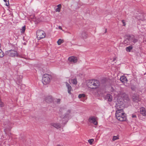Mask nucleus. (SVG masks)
<instances>
[{"label":"nucleus","instance_id":"nucleus-32","mask_svg":"<svg viewBox=\"0 0 146 146\" xmlns=\"http://www.w3.org/2000/svg\"><path fill=\"white\" fill-rule=\"evenodd\" d=\"M4 106L3 103L2 102L1 100H0V106L1 107H3Z\"/></svg>","mask_w":146,"mask_h":146},{"label":"nucleus","instance_id":"nucleus-39","mask_svg":"<svg viewBox=\"0 0 146 146\" xmlns=\"http://www.w3.org/2000/svg\"><path fill=\"white\" fill-rule=\"evenodd\" d=\"M107 32V29H106L105 31V33H106Z\"/></svg>","mask_w":146,"mask_h":146},{"label":"nucleus","instance_id":"nucleus-21","mask_svg":"<svg viewBox=\"0 0 146 146\" xmlns=\"http://www.w3.org/2000/svg\"><path fill=\"white\" fill-rule=\"evenodd\" d=\"M131 42H133L134 43H135L137 41V38H135L134 37L131 36Z\"/></svg>","mask_w":146,"mask_h":146},{"label":"nucleus","instance_id":"nucleus-14","mask_svg":"<svg viewBox=\"0 0 146 146\" xmlns=\"http://www.w3.org/2000/svg\"><path fill=\"white\" fill-rule=\"evenodd\" d=\"M17 78L15 80L17 83H18L20 84L22 82V76H21L17 75L16 76Z\"/></svg>","mask_w":146,"mask_h":146},{"label":"nucleus","instance_id":"nucleus-19","mask_svg":"<svg viewBox=\"0 0 146 146\" xmlns=\"http://www.w3.org/2000/svg\"><path fill=\"white\" fill-rule=\"evenodd\" d=\"M133 47L132 45L129 46L126 48L125 50L127 52H130L131 50H132Z\"/></svg>","mask_w":146,"mask_h":146},{"label":"nucleus","instance_id":"nucleus-6","mask_svg":"<svg viewBox=\"0 0 146 146\" xmlns=\"http://www.w3.org/2000/svg\"><path fill=\"white\" fill-rule=\"evenodd\" d=\"M12 124L9 121H5L3 123L4 125V131L6 133L7 130H10L12 127Z\"/></svg>","mask_w":146,"mask_h":146},{"label":"nucleus","instance_id":"nucleus-2","mask_svg":"<svg viewBox=\"0 0 146 146\" xmlns=\"http://www.w3.org/2000/svg\"><path fill=\"white\" fill-rule=\"evenodd\" d=\"M52 76L51 74H46L42 77V82L44 85H46L49 84L52 79Z\"/></svg>","mask_w":146,"mask_h":146},{"label":"nucleus","instance_id":"nucleus-13","mask_svg":"<svg viewBox=\"0 0 146 146\" xmlns=\"http://www.w3.org/2000/svg\"><path fill=\"white\" fill-rule=\"evenodd\" d=\"M66 86L68 88V93L71 94V91L72 90V88L70 85L67 82H65Z\"/></svg>","mask_w":146,"mask_h":146},{"label":"nucleus","instance_id":"nucleus-29","mask_svg":"<svg viewBox=\"0 0 146 146\" xmlns=\"http://www.w3.org/2000/svg\"><path fill=\"white\" fill-rule=\"evenodd\" d=\"M6 3L5 5L7 6H8L9 5V3L8 0H3Z\"/></svg>","mask_w":146,"mask_h":146},{"label":"nucleus","instance_id":"nucleus-8","mask_svg":"<svg viewBox=\"0 0 146 146\" xmlns=\"http://www.w3.org/2000/svg\"><path fill=\"white\" fill-rule=\"evenodd\" d=\"M131 36H126L123 41V44L126 45H128L130 44L131 42Z\"/></svg>","mask_w":146,"mask_h":146},{"label":"nucleus","instance_id":"nucleus-34","mask_svg":"<svg viewBox=\"0 0 146 146\" xmlns=\"http://www.w3.org/2000/svg\"><path fill=\"white\" fill-rule=\"evenodd\" d=\"M122 23L123 24V26H125L126 25V23L125 22V21L124 20H122Z\"/></svg>","mask_w":146,"mask_h":146},{"label":"nucleus","instance_id":"nucleus-12","mask_svg":"<svg viewBox=\"0 0 146 146\" xmlns=\"http://www.w3.org/2000/svg\"><path fill=\"white\" fill-rule=\"evenodd\" d=\"M139 112L144 117L146 116V111L145 109L143 107H141L139 109Z\"/></svg>","mask_w":146,"mask_h":146},{"label":"nucleus","instance_id":"nucleus-23","mask_svg":"<svg viewBox=\"0 0 146 146\" xmlns=\"http://www.w3.org/2000/svg\"><path fill=\"white\" fill-rule=\"evenodd\" d=\"M4 56V54L2 50L0 49V58H2Z\"/></svg>","mask_w":146,"mask_h":146},{"label":"nucleus","instance_id":"nucleus-7","mask_svg":"<svg viewBox=\"0 0 146 146\" xmlns=\"http://www.w3.org/2000/svg\"><path fill=\"white\" fill-rule=\"evenodd\" d=\"M6 53L8 56L11 57L15 56L18 57H20V56L18 55L17 52L14 50H11L8 51L6 52Z\"/></svg>","mask_w":146,"mask_h":146},{"label":"nucleus","instance_id":"nucleus-30","mask_svg":"<svg viewBox=\"0 0 146 146\" xmlns=\"http://www.w3.org/2000/svg\"><path fill=\"white\" fill-rule=\"evenodd\" d=\"M119 139V137L117 136H114L113 137L112 140L114 141Z\"/></svg>","mask_w":146,"mask_h":146},{"label":"nucleus","instance_id":"nucleus-20","mask_svg":"<svg viewBox=\"0 0 146 146\" xmlns=\"http://www.w3.org/2000/svg\"><path fill=\"white\" fill-rule=\"evenodd\" d=\"M57 8L55 9V11L60 12L62 6L60 4H59L57 6Z\"/></svg>","mask_w":146,"mask_h":146},{"label":"nucleus","instance_id":"nucleus-36","mask_svg":"<svg viewBox=\"0 0 146 146\" xmlns=\"http://www.w3.org/2000/svg\"><path fill=\"white\" fill-rule=\"evenodd\" d=\"M68 116V115L67 114H66L63 118L64 119H65V118H66Z\"/></svg>","mask_w":146,"mask_h":146},{"label":"nucleus","instance_id":"nucleus-15","mask_svg":"<svg viewBox=\"0 0 146 146\" xmlns=\"http://www.w3.org/2000/svg\"><path fill=\"white\" fill-rule=\"evenodd\" d=\"M120 80L123 83H125L127 82V81L126 77L124 76L121 77Z\"/></svg>","mask_w":146,"mask_h":146},{"label":"nucleus","instance_id":"nucleus-18","mask_svg":"<svg viewBox=\"0 0 146 146\" xmlns=\"http://www.w3.org/2000/svg\"><path fill=\"white\" fill-rule=\"evenodd\" d=\"M132 98L133 101L135 102H137L139 100L138 95H135L133 96Z\"/></svg>","mask_w":146,"mask_h":146},{"label":"nucleus","instance_id":"nucleus-25","mask_svg":"<svg viewBox=\"0 0 146 146\" xmlns=\"http://www.w3.org/2000/svg\"><path fill=\"white\" fill-rule=\"evenodd\" d=\"M85 97V95L84 94H81L78 95V97L79 98H84Z\"/></svg>","mask_w":146,"mask_h":146},{"label":"nucleus","instance_id":"nucleus-17","mask_svg":"<svg viewBox=\"0 0 146 146\" xmlns=\"http://www.w3.org/2000/svg\"><path fill=\"white\" fill-rule=\"evenodd\" d=\"M82 37L83 38H86L88 37L87 33L85 31H83L82 33Z\"/></svg>","mask_w":146,"mask_h":146},{"label":"nucleus","instance_id":"nucleus-35","mask_svg":"<svg viewBox=\"0 0 146 146\" xmlns=\"http://www.w3.org/2000/svg\"><path fill=\"white\" fill-rule=\"evenodd\" d=\"M132 118H136L137 116L135 114H133L132 115Z\"/></svg>","mask_w":146,"mask_h":146},{"label":"nucleus","instance_id":"nucleus-9","mask_svg":"<svg viewBox=\"0 0 146 146\" xmlns=\"http://www.w3.org/2000/svg\"><path fill=\"white\" fill-rule=\"evenodd\" d=\"M46 102L47 103H50L52 102L54 100V98L51 95L46 96L45 99Z\"/></svg>","mask_w":146,"mask_h":146},{"label":"nucleus","instance_id":"nucleus-4","mask_svg":"<svg viewBox=\"0 0 146 146\" xmlns=\"http://www.w3.org/2000/svg\"><path fill=\"white\" fill-rule=\"evenodd\" d=\"M115 107L117 109L116 111H119V112L123 111L124 105L123 102L120 101H118L116 103Z\"/></svg>","mask_w":146,"mask_h":146},{"label":"nucleus","instance_id":"nucleus-33","mask_svg":"<svg viewBox=\"0 0 146 146\" xmlns=\"http://www.w3.org/2000/svg\"><path fill=\"white\" fill-rule=\"evenodd\" d=\"M61 100L60 99H57L56 102L58 104H59L60 103Z\"/></svg>","mask_w":146,"mask_h":146},{"label":"nucleus","instance_id":"nucleus-5","mask_svg":"<svg viewBox=\"0 0 146 146\" xmlns=\"http://www.w3.org/2000/svg\"><path fill=\"white\" fill-rule=\"evenodd\" d=\"M36 37L38 39L40 40L44 38L46 34L44 31L41 30H38L36 33Z\"/></svg>","mask_w":146,"mask_h":146},{"label":"nucleus","instance_id":"nucleus-26","mask_svg":"<svg viewBox=\"0 0 146 146\" xmlns=\"http://www.w3.org/2000/svg\"><path fill=\"white\" fill-rule=\"evenodd\" d=\"M25 29H26L25 26H23L22 27V28L21 29V33H24L25 31Z\"/></svg>","mask_w":146,"mask_h":146},{"label":"nucleus","instance_id":"nucleus-24","mask_svg":"<svg viewBox=\"0 0 146 146\" xmlns=\"http://www.w3.org/2000/svg\"><path fill=\"white\" fill-rule=\"evenodd\" d=\"M72 82L74 84H76L77 83V81L76 78H74L72 80Z\"/></svg>","mask_w":146,"mask_h":146},{"label":"nucleus","instance_id":"nucleus-37","mask_svg":"<svg viewBox=\"0 0 146 146\" xmlns=\"http://www.w3.org/2000/svg\"><path fill=\"white\" fill-rule=\"evenodd\" d=\"M51 126L55 127V124L54 123H51Z\"/></svg>","mask_w":146,"mask_h":146},{"label":"nucleus","instance_id":"nucleus-31","mask_svg":"<svg viewBox=\"0 0 146 146\" xmlns=\"http://www.w3.org/2000/svg\"><path fill=\"white\" fill-rule=\"evenodd\" d=\"M94 141V139H90L88 140V142L90 144H92V142Z\"/></svg>","mask_w":146,"mask_h":146},{"label":"nucleus","instance_id":"nucleus-1","mask_svg":"<svg viewBox=\"0 0 146 146\" xmlns=\"http://www.w3.org/2000/svg\"><path fill=\"white\" fill-rule=\"evenodd\" d=\"M99 81L94 79L90 80L88 83V86L89 88L95 89L98 88L100 86Z\"/></svg>","mask_w":146,"mask_h":146},{"label":"nucleus","instance_id":"nucleus-27","mask_svg":"<svg viewBox=\"0 0 146 146\" xmlns=\"http://www.w3.org/2000/svg\"><path fill=\"white\" fill-rule=\"evenodd\" d=\"M60 128V125L59 123L55 124V128L58 129Z\"/></svg>","mask_w":146,"mask_h":146},{"label":"nucleus","instance_id":"nucleus-42","mask_svg":"<svg viewBox=\"0 0 146 146\" xmlns=\"http://www.w3.org/2000/svg\"><path fill=\"white\" fill-rule=\"evenodd\" d=\"M115 60V58H114L113 60L114 61Z\"/></svg>","mask_w":146,"mask_h":146},{"label":"nucleus","instance_id":"nucleus-10","mask_svg":"<svg viewBox=\"0 0 146 146\" xmlns=\"http://www.w3.org/2000/svg\"><path fill=\"white\" fill-rule=\"evenodd\" d=\"M68 60L70 62L74 63L77 62L78 61L77 58L74 56H71L69 57Z\"/></svg>","mask_w":146,"mask_h":146},{"label":"nucleus","instance_id":"nucleus-40","mask_svg":"<svg viewBox=\"0 0 146 146\" xmlns=\"http://www.w3.org/2000/svg\"><path fill=\"white\" fill-rule=\"evenodd\" d=\"M60 131H63V129L62 128L61 129H60Z\"/></svg>","mask_w":146,"mask_h":146},{"label":"nucleus","instance_id":"nucleus-38","mask_svg":"<svg viewBox=\"0 0 146 146\" xmlns=\"http://www.w3.org/2000/svg\"><path fill=\"white\" fill-rule=\"evenodd\" d=\"M58 27L59 29H60V30L62 29V28L61 26H58Z\"/></svg>","mask_w":146,"mask_h":146},{"label":"nucleus","instance_id":"nucleus-3","mask_svg":"<svg viewBox=\"0 0 146 146\" xmlns=\"http://www.w3.org/2000/svg\"><path fill=\"white\" fill-rule=\"evenodd\" d=\"M115 116L117 119L120 121H124L126 119V114L123 111H116Z\"/></svg>","mask_w":146,"mask_h":146},{"label":"nucleus","instance_id":"nucleus-11","mask_svg":"<svg viewBox=\"0 0 146 146\" xmlns=\"http://www.w3.org/2000/svg\"><path fill=\"white\" fill-rule=\"evenodd\" d=\"M89 121L91 123H93L95 125L98 124V122L96 121L95 117L94 116L90 117L88 119Z\"/></svg>","mask_w":146,"mask_h":146},{"label":"nucleus","instance_id":"nucleus-43","mask_svg":"<svg viewBox=\"0 0 146 146\" xmlns=\"http://www.w3.org/2000/svg\"><path fill=\"white\" fill-rule=\"evenodd\" d=\"M0 55H1V54H0Z\"/></svg>","mask_w":146,"mask_h":146},{"label":"nucleus","instance_id":"nucleus-41","mask_svg":"<svg viewBox=\"0 0 146 146\" xmlns=\"http://www.w3.org/2000/svg\"><path fill=\"white\" fill-rule=\"evenodd\" d=\"M68 111L69 113H70V111L69 110H68Z\"/></svg>","mask_w":146,"mask_h":146},{"label":"nucleus","instance_id":"nucleus-22","mask_svg":"<svg viewBox=\"0 0 146 146\" xmlns=\"http://www.w3.org/2000/svg\"><path fill=\"white\" fill-rule=\"evenodd\" d=\"M64 42V40L63 39H59L57 41V43L58 45H60L62 43Z\"/></svg>","mask_w":146,"mask_h":146},{"label":"nucleus","instance_id":"nucleus-28","mask_svg":"<svg viewBox=\"0 0 146 146\" xmlns=\"http://www.w3.org/2000/svg\"><path fill=\"white\" fill-rule=\"evenodd\" d=\"M131 88L132 90L135 91L136 88V87L135 86L131 85Z\"/></svg>","mask_w":146,"mask_h":146},{"label":"nucleus","instance_id":"nucleus-16","mask_svg":"<svg viewBox=\"0 0 146 146\" xmlns=\"http://www.w3.org/2000/svg\"><path fill=\"white\" fill-rule=\"evenodd\" d=\"M106 98L109 102H111L112 100V96L110 94H107L106 96Z\"/></svg>","mask_w":146,"mask_h":146}]
</instances>
